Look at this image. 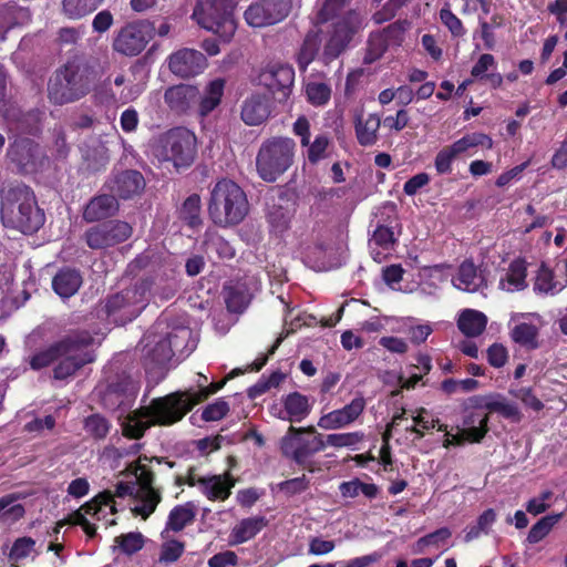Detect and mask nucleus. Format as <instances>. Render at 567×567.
Returning <instances> with one entry per match:
<instances>
[{"label": "nucleus", "instance_id": "f257e3e1", "mask_svg": "<svg viewBox=\"0 0 567 567\" xmlns=\"http://www.w3.org/2000/svg\"><path fill=\"white\" fill-rule=\"evenodd\" d=\"M227 381L225 378L208 385L199 382L198 390L188 389L154 399L148 406H143L126 417L123 434L137 440L154 424L171 425L178 422L194 405L221 390Z\"/></svg>", "mask_w": 567, "mask_h": 567}, {"label": "nucleus", "instance_id": "f03ea898", "mask_svg": "<svg viewBox=\"0 0 567 567\" xmlns=\"http://www.w3.org/2000/svg\"><path fill=\"white\" fill-rule=\"evenodd\" d=\"M93 336L86 330H72L49 348L34 353L30 358V367L40 370L58 362L53 372L59 380L73 375L83 365L94 360L91 346Z\"/></svg>", "mask_w": 567, "mask_h": 567}, {"label": "nucleus", "instance_id": "7ed1b4c3", "mask_svg": "<svg viewBox=\"0 0 567 567\" xmlns=\"http://www.w3.org/2000/svg\"><path fill=\"white\" fill-rule=\"evenodd\" d=\"M95 81L94 66L82 58H73L50 78L48 97L55 105L74 103L90 93Z\"/></svg>", "mask_w": 567, "mask_h": 567}, {"label": "nucleus", "instance_id": "20e7f679", "mask_svg": "<svg viewBox=\"0 0 567 567\" xmlns=\"http://www.w3.org/2000/svg\"><path fill=\"white\" fill-rule=\"evenodd\" d=\"M1 198V219L4 226L31 234L43 225L44 215L30 187L23 184L10 186L3 189Z\"/></svg>", "mask_w": 567, "mask_h": 567}, {"label": "nucleus", "instance_id": "39448f33", "mask_svg": "<svg viewBox=\"0 0 567 567\" xmlns=\"http://www.w3.org/2000/svg\"><path fill=\"white\" fill-rule=\"evenodd\" d=\"M249 210L245 192L230 179L218 181L210 192L208 214L219 227H230L244 220Z\"/></svg>", "mask_w": 567, "mask_h": 567}, {"label": "nucleus", "instance_id": "423d86ee", "mask_svg": "<svg viewBox=\"0 0 567 567\" xmlns=\"http://www.w3.org/2000/svg\"><path fill=\"white\" fill-rule=\"evenodd\" d=\"M131 471L135 481L120 482L112 498L114 499V496H134L138 504L135 505L133 512L145 519L154 513L162 496L159 491L153 486L154 475L145 464L140 462L132 464ZM109 507L114 512V502Z\"/></svg>", "mask_w": 567, "mask_h": 567}, {"label": "nucleus", "instance_id": "0eeeda50", "mask_svg": "<svg viewBox=\"0 0 567 567\" xmlns=\"http://www.w3.org/2000/svg\"><path fill=\"white\" fill-rule=\"evenodd\" d=\"M154 282L143 279L121 290L104 301L106 317L116 324H125L135 319L146 307Z\"/></svg>", "mask_w": 567, "mask_h": 567}, {"label": "nucleus", "instance_id": "6e6552de", "mask_svg": "<svg viewBox=\"0 0 567 567\" xmlns=\"http://www.w3.org/2000/svg\"><path fill=\"white\" fill-rule=\"evenodd\" d=\"M296 143L289 137L265 141L256 157V167L265 182H275L293 163Z\"/></svg>", "mask_w": 567, "mask_h": 567}, {"label": "nucleus", "instance_id": "1a4fd4ad", "mask_svg": "<svg viewBox=\"0 0 567 567\" xmlns=\"http://www.w3.org/2000/svg\"><path fill=\"white\" fill-rule=\"evenodd\" d=\"M154 154L159 161L172 162L175 167L189 166L196 156V136L184 127H176L161 135Z\"/></svg>", "mask_w": 567, "mask_h": 567}, {"label": "nucleus", "instance_id": "9d476101", "mask_svg": "<svg viewBox=\"0 0 567 567\" xmlns=\"http://www.w3.org/2000/svg\"><path fill=\"white\" fill-rule=\"evenodd\" d=\"M233 8L231 0H200L194 9L193 18L202 28L228 42L236 31Z\"/></svg>", "mask_w": 567, "mask_h": 567}, {"label": "nucleus", "instance_id": "9b49d317", "mask_svg": "<svg viewBox=\"0 0 567 567\" xmlns=\"http://www.w3.org/2000/svg\"><path fill=\"white\" fill-rule=\"evenodd\" d=\"M326 443L320 433L313 426H290L282 439V451L299 465H305L316 453L323 451Z\"/></svg>", "mask_w": 567, "mask_h": 567}, {"label": "nucleus", "instance_id": "f8f14e48", "mask_svg": "<svg viewBox=\"0 0 567 567\" xmlns=\"http://www.w3.org/2000/svg\"><path fill=\"white\" fill-rule=\"evenodd\" d=\"M154 32V25L147 21H137L126 24L115 38L113 48L124 55H137L152 40Z\"/></svg>", "mask_w": 567, "mask_h": 567}, {"label": "nucleus", "instance_id": "ddd939ff", "mask_svg": "<svg viewBox=\"0 0 567 567\" xmlns=\"http://www.w3.org/2000/svg\"><path fill=\"white\" fill-rule=\"evenodd\" d=\"M132 226L122 220H111L85 231V241L91 249L102 250L118 245L132 236Z\"/></svg>", "mask_w": 567, "mask_h": 567}, {"label": "nucleus", "instance_id": "4468645a", "mask_svg": "<svg viewBox=\"0 0 567 567\" xmlns=\"http://www.w3.org/2000/svg\"><path fill=\"white\" fill-rule=\"evenodd\" d=\"M360 28L359 14L348 11L347 14L333 24L324 47L322 59L326 63L338 58L350 42L352 34Z\"/></svg>", "mask_w": 567, "mask_h": 567}, {"label": "nucleus", "instance_id": "2eb2a0df", "mask_svg": "<svg viewBox=\"0 0 567 567\" xmlns=\"http://www.w3.org/2000/svg\"><path fill=\"white\" fill-rule=\"evenodd\" d=\"M259 82L276 101L284 103L292 92L295 71L288 64L270 63L260 72Z\"/></svg>", "mask_w": 567, "mask_h": 567}, {"label": "nucleus", "instance_id": "dca6fc26", "mask_svg": "<svg viewBox=\"0 0 567 567\" xmlns=\"http://www.w3.org/2000/svg\"><path fill=\"white\" fill-rule=\"evenodd\" d=\"M176 484L198 486L200 492L209 501H225L229 497L235 482L229 475L198 476L195 471L190 468L185 478L182 476L176 478Z\"/></svg>", "mask_w": 567, "mask_h": 567}, {"label": "nucleus", "instance_id": "f3484780", "mask_svg": "<svg viewBox=\"0 0 567 567\" xmlns=\"http://www.w3.org/2000/svg\"><path fill=\"white\" fill-rule=\"evenodd\" d=\"M289 9V0H264L251 4L245 11V19L249 25L261 28L281 21L287 17Z\"/></svg>", "mask_w": 567, "mask_h": 567}, {"label": "nucleus", "instance_id": "a211bd4d", "mask_svg": "<svg viewBox=\"0 0 567 567\" xmlns=\"http://www.w3.org/2000/svg\"><path fill=\"white\" fill-rule=\"evenodd\" d=\"M364 408V398L357 396L342 409L333 410L323 414L318 421V426L323 430H338L346 427L362 414Z\"/></svg>", "mask_w": 567, "mask_h": 567}, {"label": "nucleus", "instance_id": "6ab92c4d", "mask_svg": "<svg viewBox=\"0 0 567 567\" xmlns=\"http://www.w3.org/2000/svg\"><path fill=\"white\" fill-rule=\"evenodd\" d=\"M165 321L158 320L143 338L146 354L159 364L167 362L174 355L173 348L165 337Z\"/></svg>", "mask_w": 567, "mask_h": 567}, {"label": "nucleus", "instance_id": "aec40b11", "mask_svg": "<svg viewBox=\"0 0 567 567\" xmlns=\"http://www.w3.org/2000/svg\"><path fill=\"white\" fill-rule=\"evenodd\" d=\"M205 66V55L194 49H182L169 56L171 71L181 78L197 75Z\"/></svg>", "mask_w": 567, "mask_h": 567}, {"label": "nucleus", "instance_id": "412c9836", "mask_svg": "<svg viewBox=\"0 0 567 567\" xmlns=\"http://www.w3.org/2000/svg\"><path fill=\"white\" fill-rule=\"evenodd\" d=\"M111 503H113L112 493L110 491L102 492L81 508L70 514L65 520L70 525L81 526L89 537H93L96 528L87 520L86 515H97L103 506H109Z\"/></svg>", "mask_w": 567, "mask_h": 567}, {"label": "nucleus", "instance_id": "4be33fe9", "mask_svg": "<svg viewBox=\"0 0 567 567\" xmlns=\"http://www.w3.org/2000/svg\"><path fill=\"white\" fill-rule=\"evenodd\" d=\"M404 29L400 23L390 24L382 32L371 34L368 42L367 63H372L383 55L389 45L400 44L403 38Z\"/></svg>", "mask_w": 567, "mask_h": 567}, {"label": "nucleus", "instance_id": "5701e85b", "mask_svg": "<svg viewBox=\"0 0 567 567\" xmlns=\"http://www.w3.org/2000/svg\"><path fill=\"white\" fill-rule=\"evenodd\" d=\"M312 409V404L308 396L292 392L282 398V408H272V414L284 421L301 422L305 420Z\"/></svg>", "mask_w": 567, "mask_h": 567}, {"label": "nucleus", "instance_id": "b1692460", "mask_svg": "<svg viewBox=\"0 0 567 567\" xmlns=\"http://www.w3.org/2000/svg\"><path fill=\"white\" fill-rule=\"evenodd\" d=\"M145 187L143 175L133 169L115 174L107 183V188L114 195L127 199L142 193Z\"/></svg>", "mask_w": 567, "mask_h": 567}, {"label": "nucleus", "instance_id": "393cba45", "mask_svg": "<svg viewBox=\"0 0 567 567\" xmlns=\"http://www.w3.org/2000/svg\"><path fill=\"white\" fill-rule=\"evenodd\" d=\"M487 415L472 413L464 420V427L462 430L456 434L451 435V439L450 435H447L444 446H449L451 444L461 445L465 441L480 442L487 432Z\"/></svg>", "mask_w": 567, "mask_h": 567}, {"label": "nucleus", "instance_id": "a878e982", "mask_svg": "<svg viewBox=\"0 0 567 567\" xmlns=\"http://www.w3.org/2000/svg\"><path fill=\"white\" fill-rule=\"evenodd\" d=\"M355 137L361 146H372L378 142L381 120L377 114L364 115L363 109L353 112Z\"/></svg>", "mask_w": 567, "mask_h": 567}, {"label": "nucleus", "instance_id": "bb28decb", "mask_svg": "<svg viewBox=\"0 0 567 567\" xmlns=\"http://www.w3.org/2000/svg\"><path fill=\"white\" fill-rule=\"evenodd\" d=\"M452 284L455 288L466 292H476L486 286L483 272L470 260L461 264L456 275L452 278Z\"/></svg>", "mask_w": 567, "mask_h": 567}, {"label": "nucleus", "instance_id": "cd10ccee", "mask_svg": "<svg viewBox=\"0 0 567 567\" xmlns=\"http://www.w3.org/2000/svg\"><path fill=\"white\" fill-rule=\"evenodd\" d=\"M254 290H256V287L251 288L247 280L226 285L224 295L227 309L231 312H243L249 305Z\"/></svg>", "mask_w": 567, "mask_h": 567}, {"label": "nucleus", "instance_id": "c85d7f7f", "mask_svg": "<svg viewBox=\"0 0 567 567\" xmlns=\"http://www.w3.org/2000/svg\"><path fill=\"white\" fill-rule=\"evenodd\" d=\"M197 514V507L193 502L176 505L168 514L165 528L161 533L162 538H167L171 532L178 533L193 524Z\"/></svg>", "mask_w": 567, "mask_h": 567}, {"label": "nucleus", "instance_id": "c756f323", "mask_svg": "<svg viewBox=\"0 0 567 567\" xmlns=\"http://www.w3.org/2000/svg\"><path fill=\"white\" fill-rule=\"evenodd\" d=\"M197 87L186 84L175 85L166 90L164 99L175 112H185L198 101Z\"/></svg>", "mask_w": 567, "mask_h": 567}, {"label": "nucleus", "instance_id": "7c9ffc66", "mask_svg": "<svg viewBox=\"0 0 567 567\" xmlns=\"http://www.w3.org/2000/svg\"><path fill=\"white\" fill-rule=\"evenodd\" d=\"M526 277V262L522 259H515L499 277L498 288L506 292L522 291L527 287Z\"/></svg>", "mask_w": 567, "mask_h": 567}, {"label": "nucleus", "instance_id": "2f4dec72", "mask_svg": "<svg viewBox=\"0 0 567 567\" xmlns=\"http://www.w3.org/2000/svg\"><path fill=\"white\" fill-rule=\"evenodd\" d=\"M118 210V203L114 195H100L93 197L85 206L83 217L86 221H97L113 216Z\"/></svg>", "mask_w": 567, "mask_h": 567}, {"label": "nucleus", "instance_id": "473e14b6", "mask_svg": "<svg viewBox=\"0 0 567 567\" xmlns=\"http://www.w3.org/2000/svg\"><path fill=\"white\" fill-rule=\"evenodd\" d=\"M268 524L265 516H252L239 520L231 529L229 538L231 545H239L254 538Z\"/></svg>", "mask_w": 567, "mask_h": 567}, {"label": "nucleus", "instance_id": "72a5a7b5", "mask_svg": "<svg viewBox=\"0 0 567 567\" xmlns=\"http://www.w3.org/2000/svg\"><path fill=\"white\" fill-rule=\"evenodd\" d=\"M270 114L267 99L259 94L247 97L241 106V118L247 125H259Z\"/></svg>", "mask_w": 567, "mask_h": 567}, {"label": "nucleus", "instance_id": "f704fd0d", "mask_svg": "<svg viewBox=\"0 0 567 567\" xmlns=\"http://www.w3.org/2000/svg\"><path fill=\"white\" fill-rule=\"evenodd\" d=\"M82 285L81 274L71 268L61 269L52 280L53 290L61 298H69L78 292Z\"/></svg>", "mask_w": 567, "mask_h": 567}, {"label": "nucleus", "instance_id": "c9c22d12", "mask_svg": "<svg viewBox=\"0 0 567 567\" xmlns=\"http://www.w3.org/2000/svg\"><path fill=\"white\" fill-rule=\"evenodd\" d=\"M487 324V317L474 309H464L457 319L460 331L468 337L475 338L483 333Z\"/></svg>", "mask_w": 567, "mask_h": 567}, {"label": "nucleus", "instance_id": "e433bc0d", "mask_svg": "<svg viewBox=\"0 0 567 567\" xmlns=\"http://www.w3.org/2000/svg\"><path fill=\"white\" fill-rule=\"evenodd\" d=\"M451 146L458 157L462 155H473L474 150L478 146L491 150L493 147V141L486 134L474 132L465 134L463 137L451 144Z\"/></svg>", "mask_w": 567, "mask_h": 567}, {"label": "nucleus", "instance_id": "4c0bfd02", "mask_svg": "<svg viewBox=\"0 0 567 567\" xmlns=\"http://www.w3.org/2000/svg\"><path fill=\"white\" fill-rule=\"evenodd\" d=\"M225 81L215 79L210 81L204 90V94L199 101V114L206 116L215 110L224 95Z\"/></svg>", "mask_w": 567, "mask_h": 567}, {"label": "nucleus", "instance_id": "58836bf2", "mask_svg": "<svg viewBox=\"0 0 567 567\" xmlns=\"http://www.w3.org/2000/svg\"><path fill=\"white\" fill-rule=\"evenodd\" d=\"M320 44L321 39L319 33L316 31L308 32L297 54V63L301 71H306L308 65L315 60L319 52Z\"/></svg>", "mask_w": 567, "mask_h": 567}, {"label": "nucleus", "instance_id": "ea45409f", "mask_svg": "<svg viewBox=\"0 0 567 567\" xmlns=\"http://www.w3.org/2000/svg\"><path fill=\"white\" fill-rule=\"evenodd\" d=\"M485 406L489 412L498 413L503 417L508 419L513 422H519L523 416L516 403L507 400L506 398L499 394L489 398L486 401Z\"/></svg>", "mask_w": 567, "mask_h": 567}, {"label": "nucleus", "instance_id": "a19ab883", "mask_svg": "<svg viewBox=\"0 0 567 567\" xmlns=\"http://www.w3.org/2000/svg\"><path fill=\"white\" fill-rule=\"evenodd\" d=\"M533 288L538 295H556L564 289V285L555 281L553 271L543 264L537 271Z\"/></svg>", "mask_w": 567, "mask_h": 567}, {"label": "nucleus", "instance_id": "79ce46f5", "mask_svg": "<svg viewBox=\"0 0 567 567\" xmlns=\"http://www.w3.org/2000/svg\"><path fill=\"white\" fill-rule=\"evenodd\" d=\"M25 511L13 495L0 498V524L11 525L23 517Z\"/></svg>", "mask_w": 567, "mask_h": 567}, {"label": "nucleus", "instance_id": "37998d69", "mask_svg": "<svg viewBox=\"0 0 567 567\" xmlns=\"http://www.w3.org/2000/svg\"><path fill=\"white\" fill-rule=\"evenodd\" d=\"M496 520V513L494 509L489 508L484 511L477 518L474 525H470L465 528L464 540L470 543L476 538H478L482 534H488L492 525Z\"/></svg>", "mask_w": 567, "mask_h": 567}, {"label": "nucleus", "instance_id": "c03bdc74", "mask_svg": "<svg viewBox=\"0 0 567 567\" xmlns=\"http://www.w3.org/2000/svg\"><path fill=\"white\" fill-rule=\"evenodd\" d=\"M291 213L287 207H284L281 204H272L268 203L267 208V220L275 233L285 231L290 223Z\"/></svg>", "mask_w": 567, "mask_h": 567}, {"label": "nucleus", "instance_id": "a18cd8bd", "mask_svg": "<svg viewBox=\"0 0 567 567\" xmlns=\"http://www.w3.org/2000/svg\"><path fill=\"white\" fill-rule=\"evenodd\" d=\"M200 208L202 203L199 195L193 194L183 203L179 209V218L189 227L195 228L202 224Z\"/></svg>", "mask_w": 567, "mask_h": 567}, {"label": "nucleus", "instance_id": "49530a36", "mask_svg": "<svg viewBox=\"0 0 567 567\" xmlns=\"http://www.w3.org/2000/svg\"><path fill=\"white\" fill-rule=\"evenodd\" d=\"M561 517H563L561 513L542 517L529 529L528 535H527V542L529 544L539 543L543 538H545L549 534V532L551 530L554 525L557 524Z\"/></svg>", "mask_w": 567, "mask_h": 567}, {"label": "nucleus", "instance_id": "de8ad7c7", "mask_svg": "<svg viewBox=\"0 0 567 567\" xmlns=\"http://www.w3.org/2000/svg\"><path fill=\"white\" fill-rule=\"evenodd\" d=\"M103 0H63V10L72 19L82 18L94 11Z\"/></svg>", "mask_w": 567, "mask_h": 567}, {"label": "nucleus", "instance_id": "09e8293b", "mask_svg": "<svg viewBox=\"0 0 567 567\" xmlns=\"http://www.w3.org/2000/svg\"><path fill=\"white\" fill-rule=\"evenodd\" d=\"M452 533L449 528L442 527L430 533L415 542L412 546L413 554H423L430 546H440L451 537Z\"/></svg>", "mask_w": 567, "mask_h": 567}, {"label": "nucleus", "instance_id": "8fccbe9b", "mask_svg": "<svg viewBox=\"0 0 567 567\" xmlns=\"http://www.w3.org/2000/svg\"><path fill=\"white\" fill-rule=\"evenodd\" d=\"M306 95L313 106H323L331 99V87L323 82H309L306 85Z\"/></svg>", "mask_w": 567, "mask_h": 567}, {"label": "nucleus", "instance_id": "3c124183", "mask_svg": "<svg viewBox=\"0 0 567 567\" xmlns=\"http://www.w3.org/2000/svg\"><path fill=\"white\" fill-rule=\"evenodd\" d=\"M512 338L516 343H519L527 348H536L537 347V334L538 329L530 323L522 322L516 324L512 329Z\"/></svg>", "mask_w": 567, "mask_h": 567}, {"label": "nucleus", "instance_id": "603ef678", "mask_svg": "<svg viewBox=\"0 0 567 567\" xmlns=\"http://www.w3.org/2000/svg\"><path fill=\"white\" fill-rule=\"evenodd\" d=\"M426 415H427L426 409L421 408L420 410H417L416 415L412 416L415 425L406 429V431L414 433L416 439H422L424 436L423 431L435 429L436 426H437L439 431L446 430L445 425H439L437 420L429 419Z\"/></svg>", "mask_w": 567, "mask_h": 567}, {"label": "nucleus", "instance_id": "864d4df0", "mask_svg": "<svg viewBox=\"0 0 567 567\" xmlns=\"http://www.w3.org/2000/svg\"><path fill=\"white\" fill-rule=\"evenodd\" d=\"M330 145L328 134H319L313 142H309L307 147V158L310 163L316 164L327 157V151Z\"/></svg>", "mask_w": 567, "mask_h": 567}, {"label": "nucleus", "instance_id": "5fc2aeb1", "mask_svg": "<svg viewBox=\"0 0 567 567\" xmlns=\"http://www.w3.org/2000/svg\"><path fill=\"white\" fill-rule=\"evenodd\" d=\"M110 427V422L100 414L90 415L84 421L86 433L96 440L104 439L109 434Z\"/></svg>", "mask_w": 567, "mask_h": 567}, {"label": "nucleus", "instance_id": "6e6d98bb", "mask_svg": "<svg viewBox=\"0 0 567 567\" xmlns=\"http://www.w3.org/2000/svg\"><path fill=\"white\" fill-rule=\"evenodd\" d=\"M164 542L161 546L159 561L164 564H171L176 561L184 553V543L171 539L169 535L167 538H162Z\"/></svg>", "mask_w": 567, "mask_h": 567}, {"label": "nucleus", "instance_id": "4d7b16f0", "mask_svg": "<svg viewBox=\"0 0 567 567\" xmlns=\"http://www.w3.org/2000/svg\"><path fill=\"white\" fill-rule=\"evenodd\" d=\"M363 440V433L349 432V433H334L326 436V446L333 447H353Z\"/></svg>", "mask_w": 567, "mask_h": 567}, {"label": "nucleus", "instance_id": "13d9d810", "mask_svg": "<svg viewBox=\"0 0 567 567\" xmlns=\"http://www.w3.org/2000/svg\"><path fill=\"white\" fill-rule=\"evenodd\" d=\"M190 330L186 327H178L169 330L166 324L165 337L167 338L169 346L173 348L174 355L176 353H183L186 348V341L190 338Z\"/></svg>", "mask_w": 567, "mask_h": 567}, {"label": "nucleus", "instance_id": "bf43d9fd", "mask_svg": "<svg viewBox=\"0 0 567 567\" xmlns=\"http://www.w3.org/2000/svg\"><path fill=\"white\" fill-rule=\"evenodd\" d=\"M206 250L209 254H216L221 259H230L235 256L230 244L219 236H213L206 241Z\"/></svg>", "mask_w": 567, "mask_h": 567}, {"label": "nucleus", "instance_id": "052dcab7", "mask_svg": "<svg viewBox=\"0 0 567 567\" xmlns=\"http://www.w3.org/2000/svg\"><path fill=\"white\" fill-rule=\"evenodd\" d=\"M229 412V404L224 399H217L208 404L202 412V419L206 422L219 421Z\"/></svg>", "mask_w": 567, "mask_h": 567}, {"label": "nucleus", "instance_id": "680f3d73", "mask_svg": "<svg viewBox=\"0 0 567 567\" xmlns=\"http://www.w3.org/2000/svg\"><path fill=\"white\" fill-rule=\"evenodd\" d=\"M440 20L453 37L460 38L466 33L462 21L450 10V8L444 7L441 9Z\"/></svg>", "mask_w": 567, "mask_h": 567}, {"label": "nucleus", "instance_id": "e2e57ef3", "mask_svg": "<svg viewBox=\"0 0 567 567\" xmlns=\"http://www.w3.org/2000/svg\"><path fill=\"white\" fill-rule=\"evenodd\" d=\"M35 542L30 537L18 538L10 550L9 558L12 561H18L27 558L34 549Z\"/></svg>", "mask_w": 567, "mask_h": 567}, {"label": "nucleus", "instance_id": "0e129e2a", "mask_svg": "<svg viewBox=\"0 0 567 567\" xmlns=\"http://www.w3.org/2000/svg\"><path fill=\"white\" fill-rule=\"evenodd\" d=\"M115 543L126 554H133L143 547V535L141 533H128L115 538Z\"/></svg>", "mask_w": 567, "mask_h": 567}, {"label": "nucleus", "instance_id": "69168bd1", "mask_svg": "<svg viewBox=\"0 0 567 567\" xmlns=\"http://www.w3.org/2000/svg\"><path fill=\"white\" fill-rule=\"evenodd\" d=\"M457 158L451 145L443 147L435 156L434 166L439 174H449L452 171V163Z\"/></svg>", "mask_w": 567, "mask_h": 567}, {"label": "nucleus", "instance_id": "338daca9", "mask_svg": "<svg viewBox=\"0 0 567 567\" xmlns=\"http://www.w3.org/2000/svg\"><path fill=\"white\" fill-rule=\"evenodd\" d=\"M551 497L553 492L550 491H545L540 493L538 496L533 497L527 502L526 511L534 516L545 513L550 506L549 501L551 499Z\"/></svg>", "mask_w": 567, "mask_h": 567}, {"label": "nucleus", "instance_id": "774afa93", "mask_svg": "<svg viewBox=\"0 0 567 567\" xmlns=\"http://www.w3.org/2000/svg\"><path fill=\"white\" fill-rule=\"evenodd\" d=\"M496 68L495 58L489 53L482 54L471 71V75L483 81L488 74L487 71Z\"/></svg>", "mask_w": 567, "mask_h": 567}]
</instances>
